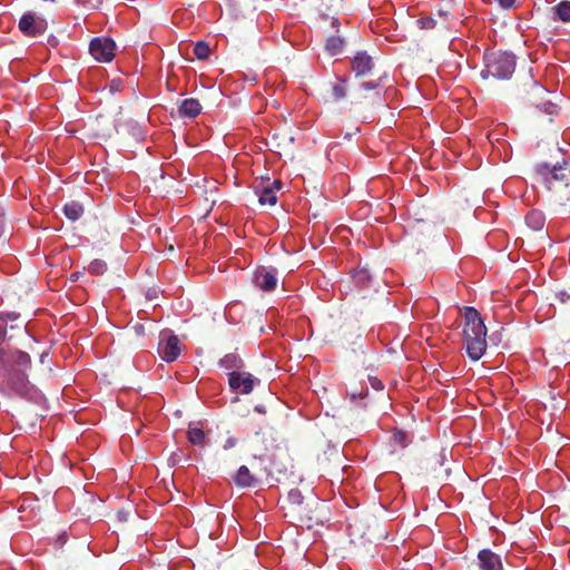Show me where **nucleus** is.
Segmentation results:
<instances>
[{
  "label": "nucleus",
  "instance_id": "f257e3e1",
  "mask_svg": "<svg viewBox=\"0 0 570 570\" xmlns=\"http://www.w3.org/2000/svg\"><path fill=\"white\" fill-rule=\"evenodd\" d=\"M463 338L468 356L479 361L487 351V327L480 313L471 306L464 307Z\"/></svg>",
  "mask_w": 570,
  "mask_h": 570
},
{
  "label": "nucleus",
  "instance_id": "f03ea898",
  "mask_svg": "<svg viewBox=\"0 0 570 570\" xmlns=\"http://www.w3.org/2000/svg\"><path fill=\"white\" fill-rule=\"evenodd\" d=\"M484 68L481 77H493L499 80H508L515 71L517 57L510 51H487L483 56Z\"/></svg>",
  "mask_w": 570,
  "mask_h": 570
},
{
  "label": "nucleus",
  "instance_id": "7ed1b4c3",
  "mask_svg": "<svg viewBox=\"0 0 570 570\" xmlns=\"http://www.w3.org/2000/svg\"><path fill=\"white\" fill-rule=\"evenodd\" d=\"M0 392L7 397L36 399L38 390L28 380L23 371H10L0 384Z\"/></svg>",
  "mask_w": 570,
  "mask_h": 570
},
{
  "label": "nucleus",
  "instance_id": "20e7f679",
  "mask_svg": "<svg viewBox=\"0 0 570 570\" xmlns=\"http://www.w3.org/2000/svg\"><path fill=\"white\" fill-rule=\"evenodd\" d=\"M534 173L539 179L551 189L556 183L568 184L570 178V168L567 160L550 165L549 163H539L534 166Z\"/></svg>",
  "mask_w": 570,
  "mask_h": 570
},
{
  "label": "nucleus",
  "instance_id": "39448f33",
  "mask_svg": "<svg viewBox=\"0 0 570 570\" xmlns=\"http://www.w3.org/2000/svg\"><path fill=\"white\" fill-rule=\"evenodd\" d=\"M18 28L23 36L37 38L46 32L48 22L45 18L35 12H26L21 16Z\"/></svg>",
  "mask_w": 570,
  "mask_h": 570
},
{
  "label": "nucleus",
  "instance_id": "423d86ee",
  "mask_svg": "<svg viewBox=\"0 0 570 570\" xmlns=\"http://www.w3.org/2000/svg\"><path fill=\"white\" fill-rule=\"evenodd\" d=\"M89 52L98 62H110L116 53V43L109 37H97L90 41Z\"/></svg>",
  "mask_w": 570,
  "mask_h": 570
},
{
  "label": "nucleus",
  "instance_id": "0eeeda50",
  "mask_svg": "<svg viewBox=\"0 0 570 570\" xmlns=\"http://www.w3.org/2000/svg\"><path fill=\"white\" fill-rule=\"evenodd\" d=\"M180 342L170 331H163L158 344V353L167 363L175 361L180 354Z\"/></svg>",
  "mask_w": 570,
  "mask_h": 570
},
{
  "label": "nucleus",
  "instance_id": "6e6552de",
  "mask_svg": "<svg viewBox=\"0 0 570 570\" xmlns=\"http://www.w3.org/2000/svg\"><path fill=\"white\" fill-rule=\"evenodd\" d=\"M261 383L259 379L248 372L230 373L228 385L235 394H249L255 385Z\"/></svg>",
  "mask_w": 570,
  "mask_h": 570
},
{
  "label": "nucleus",
  "instance_id": "1a4fd4ad",
  "mask_svg": "<svg viewBox=\"0 0 570 570\" xmlns=\"http://www.w3.org/2000/svg\"><path fill=\"white\" fill-rule=\"evenodd\" d=\"M278 273L276 268L261 266L253 275L254 285L263 292H272L276 288Z\"/></svg>",
  "mask_w": 570,
  "mask_h": 570
},
{
  "label": "nucleus",
  "instance_id": "9d476101",
  "mask_svg": "<svg viewBox=\"0 0 570 570\" xmlns=\"http://www.w3.org/2000/svg\"><path fill=\"white\" fill-rule=\"evenodd\" d=\"M282 184L279 180L261 183L255 187V194L258 197L261 205L274 206L277 203V190H279Z\"/></svg>",
  "mask_w": 570,
  "mask_h": 570
},
{
  "label": "nucleus",
  "instance_id": "9b49d317",
  "mask_svg": "<svg viewBox=\"0 0 570 570\" xmlns=\"http://www.w3.org/2000/svg\"><path fill=\"white\" fill-rule=\"evenodd\" d=\"M374 68L373 59L366 51H358L352 59V70L356 77L368 75Z\"/></svg>",
  "mask_w": 570,
  "mask_h": 570
},
{
  "label": "nucleus",
  "instance_id": "f8f14e48",
  "mask_svg": "<svg viewBox=\"0 0 570 570\" xmlns=\"http://www.w3.org/2000/svg\"><path fill=\"white\" fill-rule=\"evenodd\" d=\"M219 367L227 372L228 379L230 373H238L244 367V361L236 353L226 354L219 360Z\"/></svg>",
  "mask_w": 570,
  "mask_h": 570
},
{
  "label": "nucleus",
  "instance_id": "ddd939ff",
  "mask_svg": "<svg viewBox=\"0 0 570 570\" xmlns=\"http://www.w3.org/2000/svg\"><path fill=\"white\" fill-rule=\"evenodd\" d=\"M478 559L482 570H497L501 567L500 557L489 549L481 550Z\"/></svg>",
  "mask_w": 570,
  "mask_h": 570
},
{
  "label": "nucleus",
  "instance_id": "4468645a",
  "mask_svg": "<svg viewBox=\"0 0 570 570\" xmlns=\"http://www.w3.org/2000/svg\"><path fill=\"white\" fill-rule=\"evenodd\" d=\"M235 484L239 488H254L258 480L250 473L246 465H240L233 476Z\"/></svg>",
  "mask_w": 570,
  "mask_h": 570
},
{
  "label": "nucleus",
  "instance_id": "2eb2a0df",
  "mask_svg": "<svg viewBox=\"0 0 570 570\" xmlns=\"http://www.w3.org/2000/svg\"><path fill=\"white\" fill-rule=\"evenodd\" d=\"M178 111L181 117L195 118L200 114L202 106L197 99L188 98L181 101Z\"/></svg>",
  "mask_w": 570,
  "mask_h": 570
},
{
  "label": "nucleus",
  "instance_id": "dca6fc26",
  "mask_svg": "<svg viewBox=\"0 0 570 570\" xmlns=\"http://www.w3.org/2000/svg\"><path fill=\"white\" fill-rule=\"evenodd\" d=\"M525 224L533 230H541L546 224V216L541 210L533 209L527 214Z\"/></svg>",
  "mask_w": 570,
  "mask_h": 570
},
{
  "label": "nucleus",
  "instance_id": "f3484780",
  "mask_svg": "<svg viewBox=\"0 0 570 570\" xmlns=\"http://www.w3.org/2000/svg\"><path fill=\"white\" fill-rule=\"evenodd\" d=\"M552 19L570 22V1H561L557 6L552 7Z\"/></svg>",
  "mask_w": 570,
  "mask_h": 570
},
{
  "label": "nucleus",
  "instance_id": "a211bd4d",
  "mask_svg": "<svg viewBox=\"0 0 570 570\" xmlns=\"http://www.w3.org/2000/svg\"><path fill=\"white\" fill-rule=\"evenodd\" d=\"M345 46V40L341 36L328 37L325 43V49L331 56L340 55Z\"/></svg>",
  "mask_w": 570,
  "mask_h": 570
},
{
  "label": "nucleus",
  "instance_id": "6ab92c4d",
  "mask_svg": "<svg viewBox=\"0 0 570 570\" xmlns=\"http://www.w3.org/2000/svg\"><path fill=\"white\" fill-rule=\"evenodd\" d=\"M63 214L72 222L78 220L83 214V207L79 202H70L63 206Z\"/></svg>",
  "mask_w": 570,
  "mask_h": 570
},
{
  "label": "nucleus",
  "instance_id": "aec40b11",
  "mask_svg": "<svg viewBox=\"0 0 570 570\" xmlns=\"http://www.w3.org/2000/svg\"><path fill=\"white\" fill-rule=\"evenodd\" d=\"M352 279L356 286L364 288L371 282V274L366 268H356L352 273Z\"/></svg>",
  "mask_w": 570,
  "mask_h": 570
},
{
  "label": "nucleus",
  "instance_id": "412c9836",
  "mask_svg": "<svg viewBox=\"0 0 570 570\" xmlns=\"http://www.w3.org/2000/svg\"><path fill=\"white\" fill-rule=\"evenodd\" d=\"M347 94V80L338 77L337 81L332 86V95L335 100H343Z\"/></svg>",
  "mask_w": 570,
  "mask_h": 570
},
{
  "label": "nucleus",
  "instance_id": "4be33fe9",
  "mask_svg": "<svg viewBox=\"0 0 570 570\" xmlns=\"http://www.w3.org/2000/svg\"><path fill=\"white\" fill-rule=\"evenodd\" d=\"M188 441L194 445H204L206 441V434L200 428L189 426L187 431Z\"/></svg>",
  "mask_w": 570,
  "mask_h": 570
},
{
  "label": "nucleus",
  "instance_id": "5701e85b",
  "mask_svg": "<svg viewBox=\"0 0 570 570\" xmlns=\"http://www.w3.org/2000/svg\"><path fill=\"white\" fill-rule=\"evenodd\" d=\"M13 363L21 367L20 371L26 372L31 366V357L28 353L23 351H16L12 354Z\"/></svg>",
  "mask_w": 570,
  "mask_h": 570
},
{
  "label": "nucleus",
  "instance_id": "b1692460",
  "mask_svg": "<svg viewBox=\"0 0 570 570\" xmlns=\"http://www.w3.org/2000/svg\"><path fill=\"white\" fill-rule=\"evenodd\" d=\"M409 443V435L403 431H395L391 438V445L394 448L404 449Z\"/></svg>",
  "mask_w": 570,
  "mask_h": 570
},
{
  "label": "nucleus",
  "instance_id": "393cba45",
  "mask_svg": "<svg viewBox=\"0 0 570 570\" xmlns=\"http://www.w3.org/2000/svg\"><path fill=\"white\" fill-rule=\"evenodd\" d=\"M19 313L17 312H1L0 313V336L6 334V325L8 322H13L19 318Z\"/></svg>",
  "mask_w": 570,
  "mask_h": 570
},
{
  "label": "nucleus",
  "instance_id": "a878e982",
  "mask_svg": "<svg viewBox=\"0 0 570 570\" xmlns=\"http://www.w3.org/2000/svg\"><path fill=\"white\" fill-rule=\"evenodd\" d=\"M194 55L200 60L207 59L210 55V48L208 43L205 41H198L194 47Z\"/></svg>",
  "mask_w": 570,
  "mask_h": 570
},
{
  "label": "nucleus",
  "instance_id": "bb28decb",
  "mask_svg": "<svg viewBox=\"0 0 570 570\" xmlns=\"http://www.w3.org/2000/svg\"><path fill=\"white\" fill-rule=\"evenodd\" d=\"M87 271L92 275H102L107 271V264L102 259H94Z\"/></svg>",
  "mask_w": 570,
  "mask_h": 570
},
{
  "label": "nucleus",
  "instance_id": "cd10ccee",
  "mask_svg": "<svg viewBox=\"0 0 570 570\" xmlns=\"http://www.w3.org/2000/svg\"><path fill=\"white\" fill-rule=\"evenodd\" d=\"M416 23L420 27V29L426 30L433 29L436 26V21L432 17H422L417 19Z\"/></svg>",
  "mask_w": 570,
  "mask_h": 570
},
{
  "label": "nucleus",
  "instance_id": "c85d7f7f",
  "mask_svg": "<svg viewBox=\"0 0 570 570\" xmlns=\"http://www.w3.org/2000/svg\"><path fill=\"white\" fill-rule=\"evenodd\" d=\"M288 500L293 504H301L303 502V495L298 489H292L288 492Z\"/></svg>",
  "mask_w": 570,
  "mask_h": 570
},
{
  "label": "nucleus",
  "instance_id": "c756f323",
  "mask_svg": "<svg viewBox=\"0 0 570 570\" xmlns=\"http://www.w3.org/2000/svg\"><path fill=\"white\" fill-rule=\"evenodd\" d=\"M540 109L548 115H556L557 105L551 101H547L540 106Z\"/></svg>",
  "mask_w": 570,
  "mask_h": 570
},
{
  "label": "nucleus",
  "instance_id": "7c9ffc66",
  "mask_svg": "<svg viewBox=\"0 0 570 570\" xmlns=\"http://www.w3.org/2000/svg\"><path fill=\"white\" fill-rule=\"evenodd\" d=\"M381 86V79L379 81H363L361 88L363 90H374Z\"/></svg>",
  "mask_w": 570,
  "mask_h": 570
},
{
  "label": "nucleus",
  "instance_id": "2f4dec72",
  "mask_svg": "<svg viewBox=\"0 0 570 570\" xmlns=\"http://www.w3.org/2000/svg\"><path fill=\"white\" fill-rule=\"evenodd\" d=\"M515 1L517 0H497L499 6L502 9H505V10L512 9L514 7V4H515Z\"/></svg>",
  "mask_w": 570,
  "mask_h": 570
},
{
  "label": "nucleus",
  "instance_id": "473e14b6",
  "mask_svg": "<svg viewBox=\"0 0 570 570\" xmlns=\"http://www.w3.org/2000/svg\"><path fill=\"white\" fill-rule=\"evenodd\" d=\"M556 296L561 303H567L568 301H570V295L563 291L557 293Z\"/></svg>",
  "mask_w": 570,
  "mask_h": 570
},
{
  "label": "nucleus",
  "instance_id": "72a5a7b5",
  "mask_svg": "<svg viewBox=\"0 0 570 570\" xmlns=\"http://www.w3.org/2000/svg\"><path fill=\"white\" fill-rule=\"evenodd\" d=\"M235 445H236V439L233 438V436H229L226 440V442H225L223 448H224V450H229V449L234 448Z\"/></svg>",
  "mask_w": 570,
  "mask_h": 570
},
{
  "label": "nucleus",
  "instance_id": "f704fd0d",
  "mask_svg": "<svg viewBox=\"0 0 570 570\" xmlns=\"http://www.w3.org/2000/svg\"><path fill=\"white\" fill-rule=\"evenodd\" d=\"M331 24H332V28H333L335 31H338V28H340V21H338V19H337V18H333V19H332Z\"/></svg>",
  "mask_w": 570,
  "mask_h": 570
},
{
  "label": "nucleus",
  "instance_id": "c9c22d12",
  "mask_svg": "<svg viewBox=\"0 0 570 570\" xmlns=\"http://www.w3.org/2000/svg\"><path fill=\"white\" fill-rule=\"evenodd\" d=\"M366 394H367V391H365V393H364V394H363V393H361V394H358V395H356L355 393H352V394H351V399H352V400H355V399H357V397H361V399H362V397H364Z\"/></svg>",
  "mask_w": 570,
  "mask_h": 570
},
{
  "label": "nucleus",
  "instance_id": "e433bc0d",
  "mask_svg": "<svg viewBox=\"0 0 570 570\" xmlns=\"http://www.w3.org/2000/svg\"><path fill=\"white\" fill-rule=\"evenodd\" d=\"M4 360V351L0 347V365L3 363Z\"/></svg>",
  "mask_w": 570,
  "mask_h": 570
},
{
  "label": "nucleus",
  "instance_id": "4c0bfd02",
  "mask_svg": "<svg viewBox=\"0 0 570 570\" xmlns=\"http://www.w3.org/2000/svg\"><path fill=\"white\" fill-rule=\"evenodd\" d=\"M255 410H256L257 412H259V413H264V412H265V410H264V406H263V405H257V406L255 407Z\"/></svg>",
  "mask_w": 570,
  "mask_h": 570
},
{
  "label": "nucleus",
  "instance_id": "58836bf2",
  "mask_svg": "<svg viewBox=\"0 0 570 570\" xmlns=\"http://www.w3.org/2000/svg\"><path fill=\"white\" fill-rule=\"evenodd\" d=\"M373 387L382 389L383 386H382L381 382L377 381L376 383H373Z\"/></svg>",
  "mask_w": 570,
  "mask_h": 570
},
{
  "label": "nucleus",
  "instance_id": "ea45409f",
  "mask_svg": "<svg viewBox=\"0 0 570 570\" xmlns=\"http://www.w3.org/2000/svg\"><path fill=\"white\" fill-rule=\"evenodd\" d=\"M73 3H75L76 6H81V4H82V1H81V0H73Z\"/></svg>",
  "mask_w": 570,
  "mask_h": 570
},
{
  "label": "nucleus",
  "instance_id": "a19ab883",
  "mask_svg": "<svg viewBox=\"0 0 570 570\" xmlns=\"http://www.w3.org/2000/svg\"><path fill=\"white\" fill-rule=\"evenodd\" d=\"M439 14H440V16H442V17H444V18L448 16V13H446V12H444V11H439Z\"/></svg>",
  "mask_w": 570,
  "mask_h": 570
},
{
  "label": "nucleus",
  "instance_id": "79ce46f5",
  "mask_svg": "<svg viewBox=\"0 0 570 570\" xmlns=\"http://www.w3.org/2000/svg\"><path fill=\"white\" fill-rule=\"evenodd\" d=\"M71 277H72V279H76V278H78V275L72 274V276H71Z\"/></svg>",
  "mask_w": 570,
  "mask_h": 570
}]
</instances>
